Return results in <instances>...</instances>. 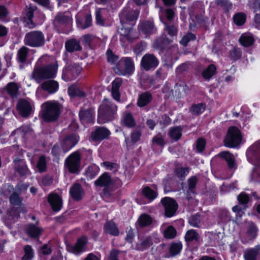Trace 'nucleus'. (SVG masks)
Listing matches in <instances>:
<instances>
[{
    "label": "nucleus",
    "mask_w": 260,
    "mask_h": 260,
    "mask_svg": "<svg viewBox=\"0 0 260 260\" xmlns=\"http://www.w3.org/2000/svg\"><path fill=\"white\" fill-rule=\"evenodd\" d=\"M110 131L105 127H99L92 134V139L94 141H101L108 138Z\"/></svg>",
    "instance_id": "f3484780"
},
{
    "label": "nucleus",
    "mask_w": 260,
    "mask_h": 260,
    "mask_svg": "<svg viewBox=\"0 0 260 260\" xmlns=\"http://www.w3.org/2000/svg\"><path fill=\"white\" fill-rule=\"evenodd\" d=\"M182 128L180 126H175L170 128L169 135L174 141H178L182 136Z\"/></svg>",
    "instance_id": "7c9ffc66"
},
{
    "label": "nucleus",
    "mask_w": 260,
    "mask_h": 260,
    "mask_svg": "<svg viewBox=\"0 0 260 260\" xmlns=\"http://www.w3.org/2000/svg\"><path fill=\"white\" fill-rule=\"evenodd\" d=\"M17 109L20 114L23 117L28 116L31 111L30 104L25 100H21L17 104Z\"/></svg>",
    "instance_id": "ddd939ff"
},
{
    "label": "nucleus",
    "mask_w": 260,
    "mask_h": 260,
    "mask_svg": "<svg viewBox=\"0 0 260 260\" xmlns=\"http://www.w3.org/2000/svg\"><path fill=\"white\" fill-rule=\"evenodd\" d=\"M25 251L24 255L22 257V260H30L33 257V250L29 245H26L24 247Z\"/></svg>",
    "instance_id": "8fccbe9b"
},
{
    "label": "nucleus",
    "mask_w": 260,
    "mask_h": 260,
    "mask_svg": "<svg viewBox=\"0 0 260 260\" xmlns=\"http://www.w3.org/2000/svg\"><path fill=\"white\" fill-rule=\"evenodd\" d=\"M194 36L191 33H188L187 35L184 36L180 41V43L182 45L186 46L187 45L188 42L194 39Z\"/></svg>",
    "instance_id": "bf43d9fd"
},
{
    "label": "nucleus",
    "mask_w": 260,
    "mask_h": 260,
    "mask_svg": "<svg viewBox=\"0 0 260 260\" xmlns=\"http://www.w3.org/2000/svg\"><path fill=\"white\" fill-rule=\"evenodd\" d=\"M241 140L242 136L240 130L234 126L230 127L224 140L225 146L229 148H235L241 143Z\"/></svg>",
    "instance_id": "f03ea898"
},
{
    "label": "nucleus",
    "mask_w": 260,
    "mask_h": 260,
    "mask_svg": "<svg viewBox=\"0 0 260 260\" xmlns=\"http://www.w3.org/2000/svg\"><path fill=\"white\" fill-rule=\"evenodd\" d=\"M28 52V49L24 46L21 47L18 52V59L20 61L24 62L27 58Z\"/></svg>",
    "instance_id": "49530a36"
},
{
    "label": "nucleus",
    "mask_w": 260,
    "mask_h": 260,
    "mask_svg": "<svg viewBox=\"0 0 260 260\" xmlns=\"http://www.w3.org/2000/svg\"><path fill=\"white\" fill-rule=\"evenodd\" d=\"M172 41L166 37H161L156 40L153 43V47L157 49H164L167 45L170 44Z\"/></svg>",
    "instance_id": "bb28decb"
},
{
    "label": "nucleus",
    "mask_w": 260,
    "mask_h": 260,
    "mask_svg": "<svg viewBox=\"0 0 260 260\" xmlns=\"http://www.w3.org/2000/svg\"><path fill=\"white\" fill-rule=\"evenodd\" d=\"M80 120L84 123H90L93 121L92 112L91 110H81L79 112Z\"/></svg>",
    "instance_id": "b1692460"
},
{
    "label": "nucleus",
    "mask_w": 260,
    "mask_h": 260,
    "mask_svg": "<svg viewBox=\"0 0 260 260\" xmlns=\"http://www.w3.org/2000/svg\"><path fill=\"white\" fill-rule=\"evenodd\" d=\"M164 236L167 239H173L175 237L176 235V231L172 226H169L164 232Z\"/></svg>",
    "instance_id": "09e8293b"
},
{
    "label": "nucleus",
    "mask_w": 260,
    "mask_h": 260,
    "mask_svg": "<svg viewBox=\"0 0 260 260\" xmlns=\"http://www.w3.org/2000/svg\"><path fill=\"white\" fill-rule=\"evenodd\" d=\"M152 95L148 92H145L140 95L137 105L140 107H143L148 105L152 101Z\"/></svg>",
    "instance_id": "5701e85b"
},
{
    "label": "nucleus",
    "mask_w": 260,
    "mask_h": 260,
    "mask_svg": "<svg viewBox=\"0 0 260 260\" xmlns=\"http://www.w3.org/2000/svg\"><path fill=\"white\" fill-rule=\"evenodd\" d=\"M25 44L34 47L42 46L44 44V38L42 32L31 31L27 33L24 39Z\"/></svg>",
    "instance_id": "39448f33"
},
{
    "label": "nucleus",
    "mask_w": 260,
    "mask_h": 260,
    "mask_svg": "<svg viewBox=\"0 0 260 260\" xmlns=\"http://www.w3.org/2000/svg\"><path fill=\"white\" fill-rule=\"evenodd\" d=\"M41 87L42 89L49 94L55 92L58 88V83L57 81L49 80L43 82Z\"/></svg>",
    "instance_id": "dca6fc26"
},
{
    "label": "nucleus",
    "mask_w": 260,
    "mask_h": 260,
    "mask_svg": "<svg viewBox=\"0 0 260 260\" xmlns=\"http://www.w3.org/2000/svg\"><path fill=\"white\" fill-rule=\"evenodd\" d=\"M206 146V141L203 138H199L196 141V152L202 153L204 151Z\"/></svg>",
    "instance_id": "c03bdc74"
},
{
    "label": "nucleus",
    "mask_w": 260,
    "mask_h": 260,
    "mask_svg": "<svg viewBox=\"0 0 260 260\" xmlns=\"http://www.w3.org/2000/svg\"><path fill=\"white\" fill-rule=\"evenodd\" d=\"M69 71L74 76L78 75L81 71V67L77 64H74L69 67Z\"/></svg>",
    "instance_id": "338daca9"
},
{
    "label": "nucleus",
    "mask_w": 260,
    "mask_h": 260,
    "mask_svg": "<svg viewBox=\"0 0 260 260\" xmlns=\"http://www.w3.org/2000/svg\"><path fill=\"white\" fill-rule=\"evenodd\" d=\"M134 68L133 62L129 58H122L118 67L114 68L115 73L119 75L131 74Z\"/></svg>",
    "instance_id": "0eeeda50"
},
{
    "label": "nucleus",
    "mask_w": 260,
    "mask_h": 260,
    "mask_svg": "<svg viewBox=\"0 0 260 260\" xmlns=\"http://www.w3.org/2000/svg\"><path fill=\"white\" fill-rule=\"evenodd\" d=\"M78 142V138L75 135H70L67 136L62 143V147L64 152L68 151L74 146Z\"/></svg>",
    "instance_id": "6ab92c4d"
},
{
    "label": "nucleus",
    "mask_w": 260,
    "mask_h": 260,
    "mask_svg": "<svg viewBox=\"0 0 260 260\" xmlns=\"http://www.w3.org/2000/svg\"><path fill=\"white\" fill-rule=\"evenodd\" d=\"M166 27L165 30L167 33L171 36H176L177 34V28L173 24H168L166 23H164Z\"/></svg>",
    "instance_id": "603ef678"
},
{
    "label": "nucleus",
    "mask_w": 260,
    "mask_h": 260,
    "mask_svg": "<svg viewBox=\"0 0 260 260\" xmlns=\"http://www.w3.org/2000/svg\"><path fill=\"white\" fill-rule=\"evenodd\" d=\"M105 232L111 235L117 236L119 234V230L115 223L112 221H107L104 225Z\"/></svg>",
    "instance_id": "4be33fe9"
},
{
    "label": "nucleus",
    "mask_w": 260,
    "mask_h": 260,
    "mask_svg": "<svg viewBox=\"0 0 260 260\" xmlns=\"http://www.w3.org/2000/svg\"><path fill=\"white\" fill-rule=\"evenodd\" d=\"M81 157L78 152L71 154L66 159V164L71 173H77L80 165Z\"/></svg>",
    "instance_id": "6e6552de"
},
{
    "label": "nucleus",
    "mask_w": 260,
    "mask_h": 260,
    "mask_svg": "<svg viewBox=\"0 0 260 260\" xmlns=\"http://www.w3.org/2000/svg\"><path fill=\"white\" fill-rule=\"evenodd\" d=\"M139 14L138 10H128L124 9L120 15V21L123 22L125 20L127 21H132L137 19Z\"/></svg>",
    "instance_id": "2eb2a0df"
},
{
    "label": "nucleus",
    "mask_w": 260,
    "mask_h": 260,
    "mask_svg": "<svg viewBox=\"0 0 260 260\" xmlns=\"http://www.w3.org/2000/svg\"><path fill=\"white\" fill-rule=\"evenodd\" d=\"M107 55L108 56V60L109 62L113 63H115L118 59V57L115 55L112 50L110 49H108L107 51Z\"/></svg>",
    "instance_id": "774afa93"
},
{
    "label": "nucleus",
    "mask_w": 260,
    "mask_h": 260,
    "mask_svg": "<svg viewBox=\"0 0 260 260\" xmlns=\"http://www.w3.org/2000/svg\"><path fill=\"white\" fill-rule=\"evenodd\" d=\"M141 64L145 70L149 71L157 66L158 60L153 54H146L142 57Z\"/></svg>",
    "instance_id": "9b49d317"
},
{
    "label": "nucleus",
    "mask_w": 260,
    "mask_h": 260,
    "mask_svg": "<svg viewBox=\"0 0 260 260\" xmlns=\"http://www.w3.org/2000/svg\"><path fill=\"white\" fill-rule=\"evenodd\" d=\"M188 186L189 188L187 191L188 195L187 196V199L189 200L190 199H192V198L190 196V193H194V188H195V180H188Z\"/></svg>",
    "instance_id": "0e129e2a"
},
{
    "label": "nucleus",
    "mask_w": 260,
    "mask_h": 260,
    "mask_svg": "<svg viewBox=\"0 0 260 260\" xmlns=\"http://www.w3.org/2000/svg\"><path fill=\"white\" fill-rule=\"evenodd\" d=\"M248 161L253 165L260 161V143H255L248 148L246 152Z\"/></svg>",
    "instance_id": "9d476101"
},
{
    "label": "nucleus",
    "mask_w": 260,
    "mask_h": 260,
    "mask_svg": "<svg viewBox=\"0 0 260 260\" xmlns=\"http://www.w3.org/2000/svg\"><path fill=\"white\" fill-rule=\"evenodd\" d=\"M8 93L12 97L16 96L17 94L18 87L17 84L14 82L9 83L6 86Z\"/></svg>",
    "instance_id": "ea45409f"
},
{
    "label": "nucleus",
    "mask_w": 260,
    "mask_h": 260,
    "mask_svg": "<svg viewBox=\"0 0 260 260\" xmlns=\"http://www.w3.org/2000/svg\"><path fill=\"white\" fill-rule=\"evenodd\" d=\"M37 168L40 172H43L46 168L45 157L44 156L40 157L38 162L37 164Z\"/></svg>",
    "instance_id": "69168bd1"
},
{
    "label": "nucleus",
    "mask_w": 260,
    "mask_h": 260,
    "mask_svg": "<svg viewBox=\"0 0 260 260\" xmlns=\"http://www.w3.org/2000/svg\"><path fill=\"white\" fill-rule=\"evenodd\" d=\"M216 68L214 64H210L202 72V76L206 80L210 79L216 73Z\"/></svg>",
    "instance_id": "c85d7f7f"
},
{
    "label": "nucleus",
    "mask_w": 260,
    "mask_h": 260,
    "mask_svg": "<svg viewBox=\"0 0 260 260\" xmlns=\"http://www.w3.org/2000/svg\"><path fill=\"white\" fill-rule=\"evenodd\" d=\"M85 22L84 23H83L80 20H77V23L78 25V26L82 29H85L86 28L89 27L91 25L92 23V19L91 16L90 15H86L85 16Z\"/></svg>",
    "instance_id": "a19ab883"
},
{
    "label": "nucleus",
    "mask_w": 260,
    "mask_h": 260,
    "mask_svg": "<svg viewBox=\"0 0 260 260\" xmlns=\"http://www.w3.org/2000/svg\"><path fill=\"white\" fill-rule=\"evenodd\" d=\"M19 193L14 192L9 197L10 203L14 206H18L22 203V199L19 197Z\"/></svg>",
    "instance_id": "79ce46f5"
},
{
    "label": "nucleus",
    "mask_w": 260,
    "mask_h": 260,
    "mask_svg": "<svg viewBox=\"0 0 260 260\" xmlns=\"http://www.w3.org/2000/svg\"><path fill=\"white\" fill-rule=\"evenodd\" d=\"M112 180H96L94 184L100 187H108L112 184Z\"/></svg>",
    "instance_id": "052dcab7"
},
{
    "label": "nucleus",
    "mask_w": 260,
    "mask_h": 260,
    "mask_svg": "<svg viewBox=\"0 0 260 260\" xmlns=\"http://www.w3.org/2000/svg\"><path fill=\"white\" fill-rule=\"evenodd\" d=\"M240 43L245 47L251 45L254 42L253 37L247 34H242L239 39Z\"/></svg>",
    "instance_id": "2f4dec72"
},
{
    "label": "nucleus",
    "mask_w": 260,
    "mask_h": 260,
    "mask_svg": "<svg viewBox=\"0 0 260 260\" xmlns=\"http://www.w3.org/2000/svg\"><path fill=\"white\" fill-rule=\"evenodd\" d=\"M189 171L188 167H177L175 170V173L178 178H185L187 176Z\"/></svg>",
    "instance_id": "58836bf2"
},
{
    "label": "nucleus",
    "mask_w": 260,
    "mask_h": 260,
    "mask_svg": "<svg viewBox=\"0 0 260 260\" xmlns=\"http://www.w3.org/2000/svg\"><path fill=\"white\" fill-rule=\"evenodd\" d=\"M99 171V168L96 166L89 167L86 171L87 177L93 178L95 177Z\"/></svg>",
    "instance_id": "5fc2aeb1"
},
{
    "label": "nucleus",
    "mask_w": 260,
    "mask_h": 260,
    "mask_svg": "<svg viewBox=\"0 0 260 260\" xmlns=\"http://www.w3.org/2000/svg\"><path fill=\"white\" fill-rule=\"evenodd\" d=\"M220 155L222 157L225 159L230 169H236V165L235 163V159L234 155L228 151L221 152Z\"/></svg>",
    "instance_id": "393cba45"
},
{
    "label": "nucleus",
    "mask_w": 260,
    "mask_h": 260,
    "mask_svg": "<svg viewBox=\"0 0 260 260\" xmlns=\"http://www.w3.org/2000/svg\"><path fill=\"white\" fill-rule=\"evenodd\" d=\"M246 233L241 236V241L243 244L253 240L257 235L258 229L252 221L246 222Z\"/></svg>",
    "instance_id": "423d86ee"
},
{
    "label": "nucleus",
    "mask_w": 260,
    "mask_h": 260,
    "mask_svg": "<svg viewBox=\"0 0 260 260\" xmlns=\"http://www.w3.org/2000/svg\"><path fill=\"white\" fill-rule=\"evenodd\" d=\"M18 206V207H13L8 210L7 218L8 219H13L14 217L18 218L20 212L25 213L26 212V209L22 203Z\"/></svg>",
    "instance_id": "412c9836"
},
{
    "label": "nucleus",
    "mask_w": 260,
    "mask_h": 260,
    "mask_svg": "<svg viewBox=\"0 0 260 260\" xmlns=\"http://www.w3.org/2000/svg\"><path fill=\"white\" fill-rule=\"evenodd\" d=\"M48 200L54 211H58L62 207V200L56 193H51L48 197Z\"/></svg>",
    "instance_id": "4468645a"
},
{
    "label": "nucleus",
    "mask_w": 260,
    "mask_h": 260,
    "mask_svg": "<svg viewBox=\"0 0 260 260\" xmlns=\"http://www.w3.org/2000/svg\"><path fill=\"white\" fill-rule=\"evenodd\" d=\"M26 232L32 238L39 237L43 232L42 229L38 228L34 224L28 225Z\"/></svg>",
    "instance_id": "cd10ccee"
},
{
    "label": "nucleus",
    "mask_w": 260,
    "mask_h": 260,
    "mask_svg": "<svg viewBox=\"0 0 260 260\" xmlns=\"http://www.w3.org/2000/svg\"><path fill=\"white\" fill-rule=\"evenodd\" d=\"M230 57L232 60H236L241 56V52L240 49L234 48L230 51Z\"/></svg>",
    "instance_id": "13d9d810"
},
{
    "label": "nucleus",
    "mask_w": 260,
    "mask_h": 260,
    "mask_svg": "<svg viewBox=\"0 0 260 260\" xmlns=\"http://www.w3.org/2000/svg\"><path fill=\"white\" fill-rule=\"evenodd\" d=\"M250 177L251 179L260 178V166L256 165L252 169Z\"/></svg>",
    "instance_id": "680f3d73"
},
{
    "label": "nucleus",
    "mask_w": 260,
    "mask_h": 260,
    "mask_svg": "<svg viewBox=\"0 0 260 260\" xmlns=\"http://www.w3.org/2000/svg\"><path fill=\"white\" fill-rule=\"evenodd\" d=\"M66 47L69 52H73L75 50L80 51L82 48L79 42L74 39L68 41L66 43Z\"/></svg>",
    "instance_id": "c756f323"
},
{
    "label": "nucleus",
    "mask_w": 260,
    "mask_h": 260,
    "mask_svg": "<svg viewBox=\"0 0 260 260\" xmlns=\"http://www.w3.org/2000/svg\"><path fill=\"white\" fill-rule=\"evenodd\" d=\"M195 239V231L193 230H190L187 232L185 239L187 245L189 246V244L191 242Z\"/></svg>",
    "instance_id": "4d7b16f0"
},
{
    "label": "nucleus",
    "mask_w": 260,
    "mask_h": 260,
    "mask_svg": "<svg viewBox=\"0 0 260 260\" xmlns=\"http://www.w3.org/2000/svg\"><path fill=\"white\" fill-rule=\"evenodd\" d=\"M69 21H70V18L69 17L65 16L62 13L58 14L54 19V22L59 23H65Z\"/></svg>",
    "instance_id": "864d4df0"
},
{
    "label": "nucleus",
    "mask_w": 260,
    "mask_h": 260,
    "mask_svg": "<svg viewBox=\"0 0 260 260\" xmlns=\"http://www.w3.org/2000/svg\"><path fill=\"white\" fill-rule=\"evenodd\" d=\"M143 193L146 198L150 200H153L156 197L155 192L148 186L144 188Z\"/></svg>",
    "instance_id": "3c124183"
},
{
    "label": "nucleus",
    "mask_w": 260,
    "mask_h": 260,
    "mask_svg": "<svg viewBox=\"0 0 260 260\" xmlns=\"http://www.w3.org/2000/svg\"><path fill=\"white\" fill-rule=\"evenodd\" d=\"M246 15L244 13L239 12L233 16L234 23L238 26L244 24L246 21Z\"/></svg>",
    "instance_id": "72a5a7b5"
},
{
    "label": "nucleus",
    "mask_w": 260,
    "mask_h": 260,
    "mask_svg": "<svg viewBox=\"0 0 260 260\" xmlns=\"http://www.w3.org/2000/svg\"><path fill=\"white\" fill-rule=\"evenodd\" d=\"M35 10V9L34 8L30 7L24 10V13L26 15L25 18L27 19V24L30 28L34 26L32 18L34 16V11Z\"/></svg>",
    "instance_id": "c9c22d12"
},
{
    "label": "nucleus",
    "mask_w": 260,
    "mask_h": 260,
    "mask_svg": "<svg viewBox=\"0 0 260 260\" xmlns=\"http://www.w3.org/2000/svg\"><path fill=\"white\" fill-rule=\"evenodd\" d=\"M219 217L221 220L224 222L230 221L232 219L230 212L225 209H223L220 211L219 213Z\"/></svg>",
    "instance_id": "6e6d98bb"
},
{
    "label": "nucleus",
    "mask_w": 260,
    "mask_h": 260,
    "mask_svg": "<svg viewBox=\"0 0 260 260\" xmlns=\"http://www.w3.org/2000/svg\"><path fill=\"white\" fill-rule=\"evenodd\" d=\"M14 162L15 170L20 174L21 177L26 176L29 173L27 166L22 159L16 158L14 160Z\"/></svg>",
    "instance_id": "a211bd4d"
},
{
    "label": "nucleus",
    "mask_w": 260,
    "mask_h": 260,
    "mask_svg": "<svg viewBox=\"0 0 260 260\" xmlns=\"http://www.w3.org/2000/svg\"><path fill=\"white\" fill-rule=\"evenodd\" d=\"M123 122L124 124L128 127H132L136 125V122L132 115L129 113L125 114Z\"/></svg>",
    "instance_id": "37998d69"
},
{
    "label": "nucleus",
    "mask_w": 260,
    "mask_h": 260,
    "mask_svg": "<svg viewBox=\"0 0 260 260\" xmlns=\"http://www.w3.org/2000/svg\"><path fill=\"white\" fill-rule=\"evenodd\" d=\"M68 93L71 96L84 97L85 95V92L80 91L77 86L74 85L69 88Z\"/></svg>",
    "instance_id": "f704fd0d"
},
{
    "label": "nucleus",
    "mask_w": 260,
    "mask_h": 260,
    "mask_svg": "<svg viewBox=\"0 0 260 260\" xmlns=\"http://www.w3.org/2000/svg\"><path fill=\"white\" fill-rule=\"evenodd\" d=\"M161 202L165 208V214L167 217H170L174 216L177 210V202L172 198L165 197Z\"/></svg>",
    "instance_id": "1a4fd4ad"
},
{
    "label": "nucleus",
    "mask_w": 260,
    "mask_h": 260,
    "mask_svg": "<svg viewBox=\"0 0 260 260\" xmlns=\"http://www.w3.org/2000/svg\"><path fill=\"white\" fill-rule=\"evenodd\" d=\"M116 110L117 107L113 104H106L101 106L99 110V122L104 123L108 121L111 120Z\"/></svg>",
    "instance_id": "20e7f679"
},
{
    "label": "nucleus",
    "mask_w": 260,
    "mask_h": 260,
    "mask_svg": "<svg viewBox=\"0 0 260 260\" xmlns=\"http://www.w3.org/2000/svg\"><path fill=\"white\" fill-rule=\"evenodd\" d=\"M60 114V106L56 102H47L43 105L41 116L46 121H56Z\"/></svg>",
    "instance_id": "f257e3e1"
},
{
    "label": "nucleus",
    "mask_w": 260,
    "mask_h": 260,
    "mask_svg": "<svg viewBox=\"0 0 260 260\" xmlns=\"http://www.w3.org/2000/svg\"><path fill=\"white\" fill-rule=\"evenodd\" d=\"M152 244V242L151 239L147 238L144 239L141 243L137 244V249L142 251L149 247Z\"/></svg>",
    "instance_id": "de8ad7c7"
},
{
    "label": "nucleus",
    "mask_w": 260,
    "mask_h": 260,
    "mask_svg": "<svg viewBox=\"0 0 260 260\" xmlns=\"http://www.w3.org/2000/svg\"><path fill=\"white\" fill-rule=\"evenodd\" d=\"M87 242V239L85 237H83L79 239L74 246H71L69 248V250L71 252L76 253L80 252L82 250V248L85 245Z\"/></svg>",
    "instance_id": "a878e982"
},
{
    "label": "nucleus",
    "mask_w": 260,
    "mask_h": 260,
    "mask_svg": "<svg viewBox=\"0 0 260 260\" xmlns=\"http://www.w3.org/2000/svg\"><path fill=\"white\" fill-rule=\"evenodd\" d=\"M56 70V67L52 64L35 69L32 74V78L39 83L43 80L53 78Z\"/></svg>",
    "instance_id": "7ed1b4c3"
},
{
    "label": "nucleus",
    "mask_w": 260,
    "mask_h": 260,
    "mask_svg": "<svg viewBox=\"0 0 260 260\" xmlns=\"http://www.w3.org/2000/svg\"><path fill=\"white\" fill-rule=\"evenodd\" d=\"M215 4L217 6L221 8L225 12H228L232 7V4L229 0H216Z\"/></svg>",
    "instance_id": "e433bc0d"
},
{
    "label": "nucleus",
    "mask_w": 260,
    "mask_h": 260,
    "mask_svg": "<svg viewBox=\"0 0 260 260\" xmlns=\"http://www.w3.org/2000/svg\"><path fill=\"white\" fill-rule=\"evenodd\" d=\"M139 222L141 226L149 225L152 222L151 218L148 215L143 214L139 218Z\"/></svg>",
    "instance_id": "a18cd8bd"
},
{
    "label": "nucleus",
    "mask_w": 260,
    "mask_h": 260,
    "mask_svg": "<svg viewBox=\"0 0 260 260\" xmlns=\"http://www.w3.org/2000/svg\"><path fill=\"white\" fill-rule=\"evenodd\" d=\"M243 256L245 260H260V245L245 250Z\"/></svg>",
    "instance_id": "f8f14e48"
},
{
    "label": "nucleus",
    "mask_w": 260,
    "mask_h": 260,
    "mask_svg": "<svg viewBox=\"0 0 260 260\" xmlns=\"http://www.w3.org/2000/svg\"><path fill=\"white\" fill-rule=\"evenodd\" d=\"M140 28L141 31L145 34H149L152 32L154 25L150 21H144L141 23Z\"/></svg>",
    "instance_id": "473e14b6"
},
{
    "label": "nucleus",
    "mask_w": 260,
    "mask_h": 260,
    "mask_svg": "<svg viewBox=\"0 0 260 260\" xmlns=\"http://www.w3.org/2000/svg\"><path fill=\"white\" fill-rule=\"evenodd\" d=\"M238 200L242 204H246L249 200V196L245 192H241L238 197Z\"/></svg>",
    "instance_id": "e2e57ef3"
},
{
    "label": "nucleus",
    "mask_w": 260,
    "mask_h": 260,
    "mask_svg": "<svg viewBox=\"0 0 260 260\" xmlns=\"http://www.w3.org/2000/svg\"><path fill=\"white\" fill-rule=\"evenodd\" d=\"M84 191L80 184L75 183L70 189V194L73 199L76 201H80L83 195Z\"/></svg>",
    "instance_id": "aec40b11"
},
{
    "label": "nucleus",
    "mask_w": 260,
    "mask_h": 260,
    "mask_svg": "<svg viewBox=\"0 0 260 260\" xmlns=\"http://www.w3.org/2000/svg\"><path fill=\"white\" fill-rule=\"evenodd\" d=\"M182 248V245L181 242L172 243L169 249L171 255L173 256L179 254Z\"/></svg>",
    "instance_id": "4c0bfd02"
}]
</instances>
